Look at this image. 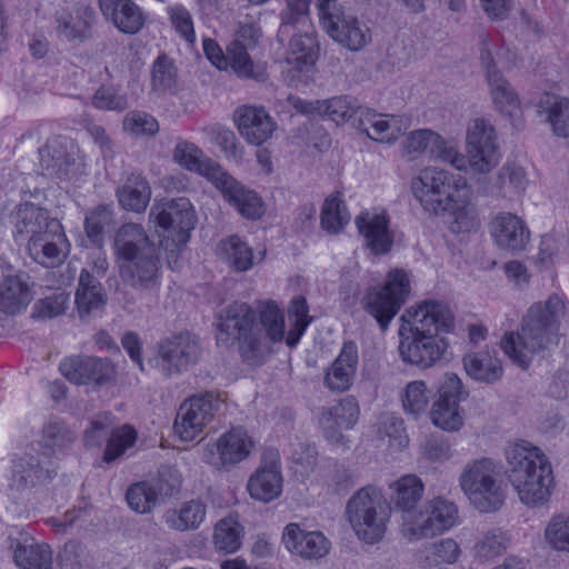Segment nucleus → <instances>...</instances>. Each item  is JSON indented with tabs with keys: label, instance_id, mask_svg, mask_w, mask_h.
Segmentation results:
<instances>
[{
	"label": "nucleus",
	"instance_id": "f257e3e1",
	"mask_svg": "<svg viewBox=\"0 0 569 569\" xmlns=\"http://www.w3.org/2000/svg\"><path fill=\"white\" fill-rule=\"evenodd\" d=\"M311 322L306 298L291 299L287 313L276 303L267 302L259 313V323L246 303L229 306L218 318L217 343L228 347L238 342L240 356L250 366L260 363L269 352L268 341L296 347Z\"/></svg>",
	"mask_w": 569,
	"mask_h": 569
},
{
	"label": "nucleus",
	"instance_id": "f03ea898",
	"mask_svg": "<svg viewBox=\"0 0 569 569\" xmlns=\"http://www.w3.org/2000/svg\"><path fill=\"white\" fill-rule=\"evenodd\" d=\"M399 321L398 352L403 363L427 370L445 358L450 346L447 335L455 329V315L447 302L423 300L409 307Z\"/></svg>",
	"mask_w": 569,
	"mask_h": 569
},
{
	"label": "nucleus",
	"instance_id": "7ed1b4c3",
	"mask_svg": "<svg viewBox=\"0 0 569 569\" xmlns=\"http://www.w3.org/2000/svg\"><path fill=\"white\" fill-rule=\"evenodd\" d=\"M410 191L426 212L448 216L452 232L469 233L479 228L472 188L466 177L438 166H425L411 178Z\"/></svg>",
	"mask_w": 569,
	"mask_h": 569
},
{
	"label": "nucleus",
	"instance_id": "20e7f679",
	"mask_svg": "<svg viewBox=\"0 0 569 569\" xmlns=\"http://www.w3.org/2000/svg\"><path fill=\"white\" fill-rule=\"evenodd\" d=\"M508 479L520 502L528 508L548 503L555 488L550 459L536 443L523 438L510 440L503 449Z\"/></svg>",
	"mask_w": 569,
	"mask_h": 569
},
{
	"label": "nucleus",
	"instance_id": "39448f33",
	"mask_svg": "<svg viewBox=\"0 0 569 569\" xmlns=\"http://www.w3.org/2000/svg\"><path fill=\"white\" fill-rule=\"evenodd\" d=\"M17 239H27L30 257L39 264L54 268L70 254L71 243L61 221L32 203H23L16 213Z\"/></svg>",
	"mask_w": 569,
	"mask_h": 569
},
{
	"label": "nucleus",
	"instance_id": "423d86ee",
	"mask_svg": "<svg viewBox=\"0 0 569 569\" xmlns=\"http://www.w3.org/2000/svg\"><path fill=\"white\" fill-rule=\"evenodd\" d=\"M113 256L121 279L134 287H146L158 276L160 244L151 242L137 223H124L113 236Z\"/></svg>",
	"mask_w": 569,
	"mask_h": 569
},
{
	"label": "nucleus",
	"instance_id": "0eeeda50",
	"mask_svg": "<svg viewBox=\"0 0 569 569\" xmlns=\"http://www.w3.org/2000/svg\"><path fill=\"white\" fill-rule=\"evenodd\" d=\"M345 515L358 540L376 545L387 533L391 508L379 488L366 486L348 499Z\"/></svg>",
	"mask_w": 569,
	"mask_h": 569
},
{
	"label": "nucleus",
	"instance_id": "6e6552de",
	"mask_svg": "<svg viewBox=\"0 0 569 569\" xmlns=\"http://www.w3.org/2000/svg\"><path fill=\"white\" fill-rule=\"evenodd\" d=\"M459 487L468 502L481 513L496 512L505 503L500 468L493 458L480 457L468 461L460 472Z\"/></svg>",
	"mask_w": 569,
	"mask_h": 569
},
{
	"label": "nucleus",
	"instance_id": "1a4fd4ad",
	"mask_svg": "<svg viewBox=\"0 0 569 569\" xmlns=\"http://www.w3.org/2000/svg\"><path fill=\"white\" fill-rule=\"evenodd\" d=\"M466 154L456 147L443 150L445 162L458 171L490 172L500 160L498 136L495 127L488 120H472L466 132Z\"/></svg>",
	"mask_w": 569,
	"mask_h": 569
},
{
	"label": "nucleus",
	"instance_id": "9d476101",
	"mask_svg": "<svg viewBox=\"0 0 569 569\" xmlns=\"http://www.w3.org/2000/svg\"><path fill=\"white\" fill-rule=\"evenodd\" d=\"M197 220L194 206L184 197L156 200L149 213V226L160 247L171 253L189 241Z\"/></svg>",
	"mask_w": 569,
	"mask_h": 569
},
{
	"label": "nucleus",
	"instance_id": "9b49d317",
	"mask_svg": "<svg viewBox=\"0 0 569 569\" xmlns=\"http://www.w3.org/2000/svg\"><path fill=\"white\" fill-rule=\"evenodd\" d=\"M411 293V282L403 269H391L382 284L368 287L361 299L362 309L386 330Z\"/></svg>",
	"mask_w": 569,
	"mask_h": 569
},
{
	"label": "nucleus",
	"instance_id": "f8f14e48",
	"mask_svg": "<svg viewBox=\"0 0 569 569\" xmlns=\"http://www.w3.org/2000/svg\"><path fill=\"white\" fill-rule=\"evenodd\" d=\"M459 522V511L456 503L442 498L433 497L427 500L417 512L407 513L399 525L401 537L409 542L442 535Z\"/></svg>",
	"mask_w": 569,
	"mask_h": 569
},
{
	"label": "nucleus",
	"instance_id": "ddd939ff",
	"mask_svg": "<svg viewBox=\"0 0 569 569\" xmlns=\"http://www.w3.org/2000/svg\"><path fill=\"white\" fill-rule=\"evenodd\" d=\"M469 398V390L455 372L447 371L437 381L428 417L431 425L445 432H458L466 425L462 403Z\"/></svg>",
	"mask_w": 569,
	"mask_h": 569
},
{
	"label": "nucleus",
	"instance_id": "4468645a",
	"mask_svg": "<svg viewBox=\"0 0 569 569\" xmlns=\"http://www.w3.org/2000/svg\"><path fill=\"white\" fill-rule=\"evenodd\" d=\"M258 450V439L248 429L232 427L201 447L200 459L218 471H231Z\"/></svg>",
	"mask_w": 569,
	"mask_h": 569
},
{
	"label": "nucleus",
	"instance_id": "2eb2a0df",
	"mask_svg": "<svg viewBox=\"0 0 569 569\" xmlns=\"http://www.w3.org/2000/svg\"><path fill=\"white\" fill-rule=\"evenodd\" d=\"M317 8L323 30L349 50H360L371 40L369 29L338 0H318Z\"/></svg>",
	"mask_w": 569,
	"mask_h": 569
},
{
	"label": "nucleus",
	"instance_id": "dca6fc26",
	"mask_svg": "<svg viewBox=\"0 0 569 569\" xmlns=\"http://www.w3.org/2000/svg\"><path fill=\"white\" fill-rule=\"evenodd\" d=\"M219 405L220 397L213 392L196 395L184 400L173 422L174 436L182 442L194 441L212 422Z\"/></svg>",
	"mask_w": 569,
	"mask_h": 569
},
{
	"label": "nucleus",
	"instance_id": "f3484780",
	"mask_svg": "<svg viewBox=\"0 0 569 569\" xmlns=\"http://www.w3.org/2000/svg\"><path fill=\"white\" fill-rule=\"evenodd\" d=\"M499 346L513 365L528 369L552 345L546 335L537 332L521 320L518 329L508 330L502 335Z\"/></svg>",
	"mask_w": 569,
	"mask_h": 569
},
{
	"label": "nucleus",
	"instance_id": "a211bd4d",
	"mask_svg": "<svg viewBox=\"0 0 569 569\" xmlns=\"http://www.w3.org/2000/svg\"><path fill=\"white\" fill-rule=\"evenodd\" d=\"M358 234L363 246L373 256L389 253L395 243V231L391 228V218L381 207L362 210L355 219Z\"/></svg>",
	"mask_w": 569,
	"mask_h": 569
},
{
	"label": "nucleus",
	"instance_id": "6ab92c4d",
	"mask_svg": "<svg viewBox=\"0 0 569 569\" xmlns=\"http://www.w3.org/2000/svg\"><path fill=\"white\" fill-rule=\"evenodd\" d=\"M283 485L280 456L270 451L262 456L259 466L249 476L246 490L252 500L268 505L282 496Z\"/></svg>",
	"mask_w": 569,
	"mask_h": 569
},
{
	"label": "nucleus",
	"instance_id": "aec40b11",
	"mask_svg": "<svg viewBox=\"0 0 569 569\" xmlns=\"http://www.w3.org/2000/svg\"><path fill=\"white\" fill-rule=\"evenodd\" d=\"M232 119L240 138L252 147L269 142L279 128L276 119L261 106H241Z\"/></svg>",
	"mask_w": 569,
	"mask_h": 569
},
{
	"label": "nucleus",
	"instance_id": "412c9836",
	"mask_svg": "<svg viewBox=\"0 0 569 569\" xmlns=\"http://www.w3.org/2000/svg\"><path fill=\"white\" fill-rule=\"evenodd\" d=\"M568 315L569 307L566 299L560 295H552L545 301L531 305L522 320L537 332L546 335L548 341L555 346L558 343L559 327Z\"/></svg>",
	"mask_w": 569,
	"mask_h": 569
},
{
	"label": "nucleus",
	"instance_id": "4be33fe9",
	"mask_svg": "<svg viewBox=\"0 0 569 569\" xmlns=\"http://www.w3.org/2000/svg\"><path fill=\"white\" fill-rule=\"evenodd\" d=\"M492 242L510 253L520 252L530 242L531 232L525 219L513 212L496 213L488 226Z\"/></svg>",
	"mask_w": 569,
	"mask_h": 569
},
{
	"label": "nucleus",
	"instance_id": "5701e85b",
	"mask_svg": "<svg viewBox=\"0 0 569 569\" xmlns=\"http://www.w3.org/2000/svg\"><path fill=\"white\" fill-rule=\"evenodd\" d=\"M289 102L299 112L309 117H327L337 124L352 121L357 128L360 111L365 109L350 97H335L328 100L303 101L298 97H290Z\"/></svg>",
	"mask_w": 569,
	"mask_h": 569
},
{
	"label": "nucleus",
	"instance_id": "b1692460",
	"mask_svg": "<svg viewBox=\"0 0 569 569\" xmlns=\"http://www.w3.org/2000/svg\"><path fill=\"white\" fill-rule=\"evenodd\" d=\"M197 340L186 333L163 340L158 355L149 359L151 367L169 377L184 369L197 357Z\"/></svg>",
	"mask_w": 569,
	"mask_h": 569
},
{
	"label": "nucleus",
	"instance_id": "393cba45",
	"mask_svg": "<svg viewBox=\"0 0 569 569\" xmlns=\"http://www.w3.org/2000/svg\"><path fill=\"white\" fill-rule=\"evenodd\" d=\"M281 542L290 555L306 560L323 558L331 548V543L323 532L307 530L298 522L284 526Z\"/></svg>",
	"mask_w": 569,
	"mask_h": 569
},
{
	"label": "nucleus",
	"instance_id": "a878e982",
	"mask_svg": "<svg viewBox=\"0 0 569 569\" xmlns=\"http://www.w3.org/2000/svg\"><path fill=\"white\" fill-rule=\"evenodd\" d=\"M214 188L242 218L258 220L264 216L267 208L260 194L242 184L227 170Z\"/></svg>",
	"mask_w": 569,
	"mask_h": 569
},
{
	"label": "nucleus",
	"instance_id": "bb28decb",
	"mask_svg": "<svg viewBox=\"0 0 569 569\" xmlns=\"http://www.w3.org/2000/svg\"><path fill=\"white\" fill-rule=\"evenodd\" d=\"M181 476L176 471L161 473L158 479L133 485L127 492L129 507L138 513L150 512L162 496H171L180 488Z\"/></svg>",
	"mask_w": 569,
	"mask_h": 569
},
{
	"label": "nucleus",
	"instance_id": "cd10ccee",
	"mask_svg": "<svg viewBox=\"0 0 569 569\" xmlns=\"http://www.w3.org/2000/svg\"><path fill=\"white\" fill-rule=\"evenodd\" d=\"M61 373L74 385L101 387L116 377L114 366L104 359L71 357L61 361Z\"/></svg>",
	"mask_w": 569,
	"mask_h": 569
},
{
	"label": "nucleus",
	"instance_id": "c85d7f7f",
	"mask_svg": "<svg viewBox=\"0 0 569 569\" xmlns=\"http://www.w3.org/2000/svg\"><path fill=\"white\" fill-rule=\"evenodd\" d=\"M360 408L353 397H346L336 405L325 408L318 416V425L327 440L345 445L342 431L351 430L358 422Z\"/></svg>",
	"mask_w": 569,
	"mask_h": 569
},
{
	"label": "nucleus",
	"instance_id": "c756f323",
	"mask_svg": "<svg viewBox=\"0 0 569 569\" xmlns=\"http://www.w3.org/2000/svg\"><path fill=\"white\" fill-rule=\"evenodd\" d=\"M172 161L179 168L196 173L213 187L226 172V169L196 143L188 140H179L172 149Z\"/></svg>",
	"mask_w": 569,
	"mask_h": 569
},
{
	"label": "nucleus",
	"instance_id": "7c9ffc66",
	"mask_svg": "<svg viewBox=\"0 0 569 569\" xmlns=\"http://www.w3.org/2000/svg\"><path fill=\"white\" fill-rule=\"evenodd\" d=\"M357 129L370 140L390 146L398 141L408 129V121L401 116L381 114L365 108L360 111Z\"/></svg>",
	"mask_w": 569,
	"mask_h": 569
},
{
	"label": "nucleus",
	"instance_id": "2f4dec72",
	"mask_svg": "<svg viewBox=\"0 0 569 569\" xmlns=\"http://www.w3.org/2000/svg\"><path fill=\"white\" fill-rule=\"evenodd\" d=\"M56 31L68 42H86L92 38L96 12L90 6H77L73 10L60 9L54 14Z\"/></svg>",
	"mask_w": 569,
	"mask_h": 569
},
{
	"label": "nucleus",
	"instance_id": "473e14b6",
	"mask_svg": "<svg viewBox=\"0 0 569 569\" xmlns=\"http://www.w3.org/2000/svg\"><path fill=\"white\" fill-rule=\"evenodd\" d=\"M102 16L121 32L138 33L146 23L142 9L132 0H99Z\"/></svg>",
	"mask_w": 569,
	"mask_h": 569
},
{
	"label": "nucleus",
	"instance_id": "72a5a7b5",
	"mask_svg": "<svg viewBox=\"0 0 569 569\" xmlns=\"http://www.w3.org/2000/svg\"><path fill=\"white\" fill-rule=\"evenodd\" d=\"M425 489V482L416 473H405L389 482V497L395 508L401 512L400 522L405 520L407 513L417 512Z\"/></svg>",
	"mask_w": 569,
	"mask_h": 569
},
{
	"label": "nucleus",
	"instance_id": "f704fd0d",
	"mask_svg": "<svg viewBox=\"0 0 569 569\" xmlns=\"http://www.w3.org/2000/svg\"><path fill=\"white\" fill-rule=\"evenodd\" d=\"M435 391L423 379L407 381L397 397L403 413L413 420L423 418L430 410Z\"/></svg>",
	"mask_w": 569,
	"mask_h": 569
},
{
	"label": "nucleus",
	"instance_id": "c9c22d12",
	"mask_svg": "<svg viewBox=\"0 0 569 569\" xmlns=\"http://www.w3.org/2000/svg\"><path fill=\"white\" fill-rule=\"evenodd\" d=\"M358 348L346 342L331 367L326 372V386L332 391H346L353 381L358 366Z\"/></svg>",
	"mask_w": 569,
	"mask_h": 569
},
{
	"label": "nucleus",
	"instance_id": "e433bc0d",
	"mask_svg": "<svg viewBox=\"0 0 569 569\" xmlns=\"http://www.w3.org/2000/svg\"><path fill=\"white\" fill-rule=\"evenodd\" d=\"M207 507L200 499L186 500L169 508L162 516L163 523L171 530L186 532L197 530L206 520Z\"/></svg>",
	"mask_w": 569,
	"mask_h": 569
},
{
	"label": "nucleus",
	"instance_id": "4c0bfd02",
	"mask_svg": "<svg viewBox=\"0 0 569 569\" xmlns=\"http://www.w3.org/2000/svg\"><path fill=\"white\" fill-rule=\"evenodd\" d=\"M218 256L233 270L248 271L254 263L264 259V252H253L251 246L239 236L221 240L217 247Z\"/></svg>",
	"mask_w": 569,
	"mask_h": 569
},
{
	"label": "nucleus",
	"instance_id": "58836bf2",
	"mask_svg": "<svg viewBox=\"0 0 569 569\" xmlns=\"http://www.w3.org/2000/svg\"><path fill=\"white\" fill-rule=\"evenodd\" d=\"M32 298V287L23 277L10 276L0 281V312L11 316L20 313Z\"/></svg>",
	"mask_w": 569,
	"mask_h": 569
},
{
	"label": "nucleus",
	"instance_id": "ea45409f",
	"mask_svg": "<svg viewBox=\"0 0 569 569\" xmlns=\"http://www.w3.org/2000/svg\"><path fill=\"white\" fill-rule=\"evenodd\" d=\"M151 187L146 177L132 173L117 190L120 207L126 211L142 213L151 199Z\"/></svg>",
	"mask_w": 569,
	"mask_h": 569
},
{
	"label": "nucleus",
	"instance_id": "a19ab883",
	"mask_svg": "<svg viewBox=\"0 0 569 569\" xmlns=\"http://www.w3.org/2000/svg\"><path fill=\"white\" fill-rule=\"evenodd\" d=\"M491 99L497 112L513 127L523 123V109L518 94L501 78L490 79Z\"/></svg>",
	"mask_w": 569,
	"mask_h": 569
},
{
	"label": "nucleus",
	"instance_id": "79ce46f5",
	"mask_svg": "<svg viewBox=\"0 0 569 569\" xmlns=\"http://www.w3.org/2000/svg\"><path fill=\"white\" fill-rule=\"evenodd\" d=\"M104 305L106 293L100 281L89 270H81L76 291V307L79 316L87 317L103 308Z\"/></svg>",
	"mask_w": 569,
	"mask_h": 569
},
{
	"label": "nucleus",
	"instance_id": "37998d69",
	"mask_svg": "<svg viewBox=\"0 0 569 569\" xmlns=\"http://www.w3.org/2000/svg\"><path fill=\"white\" fill-rule=\"evenodd\" d=\"M462 363L466 373L480 382H495L503 372L501 360L489 351L467 352Z\"/></svg>",
	"mask_w": 569,
	"mask_h": 569
},
{
	"label": "nucleus",
	"instance_id": "c03bdc74",
	"mask_svg": "<svg viewBox=\"0 0 569 569\" xmlns=\"http://www.w3.org/2000/svg\"><path fill=\"white\" fill-rule=\"evenodd\" d=\"M538 114L545 117L555 134L569 136V99L555 93H543L538 103Z\"/></svg>",
	"mask_w": 569,
	"mask_h": 569
},
{
	"label": "nucleus",
	"instance_id": "a18cd8bd",
	"mask_svg": "<svg viewBox=\"0 0 569 569\" xmlns=\"http://www.w3.org/2000/svg\"><path fill=\"white\" fill-rule=\"evenodd\" d=\"M244 528L239 516L230 513L218 520L213 527L212 543L218 552L229 555L237 552L242 545Z\"/></svg>",
	"mask_w": 569,
	"mask_h": 569
},
{
	"label": "nucleus",
	"instance_id": "49530a36",
	"mask_svg": "<svg viewBox=\"0 0 569 569\" xmlns=\"http://www.w3.org/2000/svg\"><path fill=\"white\" fill-rule=\"evenodd\" d=\"M13 548V560L20 569H52V551L48 545L23 537Z\"/></svg>",
	"mask_w": 569,
	"mask_h": 569
},
{
	"label": "nucleus",
	"instance_id": "de8ad7c7",
	"mask_svg": "<svg viewBox=\"0 0 569 569\" xmlns=\"http://www.w3.org/2000/svg\"><path fill=\"white\" fill-rule=\"evenodd\" d=\"M351 214L341 192L330 193L320 211V227L329 234H339L350 223Z\"/></svg>",
	"mask_w": 569,
	"mask_h": 569
},
{
	"label": "nucleus",
	"instance_id": "09e8293b",
	"mask_svg": "<svg viewBox=\"0 0 569 569\" xmlns=\"http://www.w3.org/2000/svg\"><path fill=\"white\" fill-rule=\"evenodd\" d=\"M403 149L408 153L431 152L445 162L443 150L450 149L445 139L430 129H419L409 132L403 141Z\"/></svg>",
	"mask_w": 569,
	"mask_h": 569
},
{
	"label": "nucleus",
	"instance_id": "8fccbe9b",
	"mask_svg": "<svg viewBox=\"0 0 569 569\" xmlns=\"http://www.w3.org/2000/svg\"><path fill=\"white\" fill-rule=\"evenodd\" d=\"M112 221V207L100 204L88 212L84 221L87 240H81V246L92 244L97 249L102 248L104 242V228Z\"/></svg>",
	"mask_w": 569,
	"mask_h": 569
},
{
	"label": "nucleus",
	"instance_id": "3c124183",
	"mask_svg": "<svg viewBox=\"0 0 569 569\" xmlns=\"http://www.w3.org/2000/svg\"><path fill=\"white\" fill-rule=\"evenodd\" d=\"M545 543L553 551L569 555V513L552 515L543 527Z\"/></svg>",
	"mask_w": 569,
	"mask_h": 569
},
{
	"label": "nucleus",
	"instance_id": "603ef678",
	"mask_svg": "<svg viewBox=\"0 0 569 569\" xmlns=\"http://www.w3.org/2000/svg\"><path fill=\"white\" fill-rule=\"evenodd\" d=\"M500 194L503 198L518 199L525 194L529 179L527 171L517 163H507L499 172Z\"/></svg>",
	"mask_w": 569,
	"mask_h": 569
},
{
	"label": "nucleus",
	"instance_id": "864d4df0",
	"mask_svg": "<svg viewBox=\"0 0 569 569\" xmlns=\"http://www.w3.org/2000/svg\"><path fill=\"white\" fill-rule=\"evenodd\" d=\"M378 435L381 439H387L391 451H402L409 445L405 421L398 416L388 415L382 417L378 426Z\"/></svg>",
	"mask_w": 569,
	"mask_h": 569
},
{
	"label": "nucleus",
	"instance_id": "5fc2aeb1",
	"mask_svg": "<svg viewBox=\"0 0 569 569\" xmlns=\"http://www.w3.org/2000/svg\"><path fill=\"white\" fill-rule=\"evenodd\" d=\"M207 134L210 142L218 146L228 160L239 163L244 159L246 149L229 128L216 126L209 128Z\"/></svg>",
	"mask_w": 569,
	"mask_h": 569
},
{
	"label": "nucleus",
	"instance_id": "6e6d98bb",
	"mask_svg": "<svg viewBox=\"0 0 569 569\" xmlns=\"http://www.w3.org/2000/svg\"><path fill=\"white\" fill-rule=\"evenodd\" d=\"M508 537L500 529L487 531L475 545L473 556L480 561H489L506 551Z\"/></svg>",
	"mask_w": 569,
	"mask_h": 569
},
{
	"label": "nucleus",
	"instance_id": "4d7b16f0",
	"mask_svg": "<svg viewBox=\"0 0 569 569\" xmlns=\"http://www.w3.org/2000/svg\"><path fill=\"white\" fill-rule=\"evenodd\" d=\"M137 440L136 430L124 425L118 429H116L107 443L103 460L108 463L114 461L120 458L129 448H131Z\"/></svg>",
	"mask_w": 569,
	"mask_h": 569
},
{
	"label": "nucleus",
	"instance_id": "13d9d810",
	"mask_svg": "<svg viewBox=\"0 0 569 569\" xmlns=\"http://www.w3.org/2000/svg\"><path fill=\"white\" fill-rule=\"evenodd\" d=\"M287 9L282 12L280 32H288V28H310V0H286Z\"/></svg>",
	"mask_w": 569,
	"mask_h": 569
},
{
	"label": "nucleus",
	"instance_id": "bf43d9fd",
	"mask_svg": "<svg viewBox=\"0 0 569 569\" xmlns=\"http://www.w3.org/2000/svg\"><path fill=\"white\" fill-rule=\"evenodd\" d=\"M123 130L134 137H152L159 131V123L151 114L131 111L122 122Z\"/></svg>",
	"mask_w": 569,
	"mask_h": 569
},
{
	"label": "nucleus",
	"instance_id": "052dcab7",
	"mask_svg": "<svg viewBox=\"0 0 569 569\" xmlns=\"http://www.w3.org/2000/svg\"><path fill=\"white\" fill-rule=\"evenodd\" d=\"M69 303V296L64 292L54 293L37 301L32 309V317L40 320L52 319L62 315Z\"/></svg>",
	"mask_w": 569,
	"mask_h": 569
},
{
	"label": "nucleus",
	"instance_id": "680f3d73",
	"mask_svg": "<svg viewBox=\"0 0 569 569\" xmlns=\"http://www.w3.org/2000/svg\"><path fill=\"white\" fill-rule=\"evenodd\" d=\"M170 21L176 31L189 43L196 40L193 21L190 12L181 4L168 8Z\"/></svg>",
	"mask_w": 569,
	"mask_h": 569
},
{
	"label": "nucleus",
	"instance_id": "e2e57ef3",
	"mask_svg": "<svg viewBox=\"0 0 569 569\" xmlns=\"http://www.w3.org/2000/svg\"><path fill=\"white\" fill-rule=\"evenodd\" d=\"M431 555L437 563L455 565L460 559L462 550L453 538H443L432 545Z\"/></svg>",
	"mask_w": 569,
	"mask_h": 569
},
{
	"label": "nucleus",
	"instance_id": "0e129e2a",
	"mask_svg": "<svg viewBox=\"0 0 569 569\" xmlns=\"http://www.w3.org/2000/svg\"><path fill=\"white\" fill-rule=\"evenodd\" d=\"M247 50L248 47L233 40L227 47L226 70L230 67L233 71H252L253 63Z\"/></svg>",
	"mask_w": 569,
	"mask_h": 569
},
{
	"label": "nucleus",
	"instance_id": "69168bd1",
	"mask_svg": "<svg viewBox=\"0 0 569 569\" xmlns=\"http://www.w3.org/2000/svg\"><path fill=\"white\" fill-rule=\"evenodd\" d=\"M93 103L99 109L122 111L128 107L124 96L119 94L113 87L100 88L94 97Z\"/></svg>",
	"mask_w": 569,
	"mask_h": 569
},
{
	"label": "nucleus",
	"instance_id": "338daca9",
	"mask_svg": "<svg viewBox=\"0 0 569 569\" xmlns=\"http://www.w3.org/2000/svg\"><path fill=\"white\" fill-rule=\"evenodd\" d=\"M566 246V241L551 234L541 238L539 248V260L541 263L551 264L557 261Z\"/></svg>",
	"mask_w": 569,
	"mask_h": 569
},
{
	"label": "nucleus",
	"instance_id": "774afa93",
	"mask_svg": "<svg viewBox=\"0 0 569 569\" xmlns=\"http://www.w3.org/2000/svg\"><path fill=\"white\" fill-rule=\"evenodd\" d=\"M111 416L106 413L93 420L86 431V443L88 446H98L100 445L106 429L111 426Z\"/></svg>",
	"mask_w": 569,
	"mask_h": 569
}]
</instances>
